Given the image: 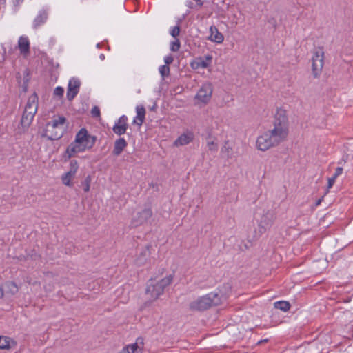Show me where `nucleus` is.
Here are the masks:
<instances>
[{
	"label": "nucleus",
	"instance_id": "49530a36",
	"mask_svg": "<svg viewBox=\"0 0 353 353\" xmlns=\"http://www.w3.org/2000/svg\"><path fill=\"white\" fill-rule=\"evenodd\" d=\"M100 58H101V59L103 60V59H105V56H104V54H101L100 55Z\"/></svg>",
	"mask_w": 353,
	"mask_h": 353
},
{
	"label": "nucleus",
	"instance_id": "4c0bfd02",
	"mask_svg": "<svg viewBox=\"0 0 353 353\" xmlns=\"http://www.w3.org/2000/svg\"><path fill=\"white\" fill-rule=\"evenodd\" d=\"M180 33V27L179 26H176L172 28L170 30V34L176 39V37L179 35Z\"/></svg>",
	"mask_w": 353,
	"mask_h": 353
},
{
	"label": "nucleus",
	"instance_id": "c03bdc74",
	"mask_svg": "<svg viewBox=\"0 0 353 353\" xmlns=\"http://www.w3.org/2000/svg\"><path fill=\"white\" fill-rule=\"evenodd\" d=\"M223 288L225 289V290H230L231 289V286L229 283H227V284H224L223 285Z\"/></svg>",
	"mask_w": 353,
	"mask_h": 353
},
{
	"label": "nucleus",
	"instance_id": "9d476101",
	"mask_svg": "<svg viewBox=\"0 0 353 353\" xmlns=\"http://www.w3.org/2000/svg\"><path fill=\"white\" fill-rule=\"evenodd\" d=\"M143 346V338L138 337L134 343L127 345L119 353H142Z\"/></svg>",
	"mask_w": 353,
	"mask_h": 353
},
{
	"label": "nucleus",
	"instance_id": "b1692460",
	"mask_svg": "<svg viewBox=\"0 0 353 353\" xmlns=\"http://www.w3.org/2000/svg\"><path fill=\"white\" fill-rule=\"evenodd\" d=\"M97 138L95 136H92L89 134V136L86 138V139L81 144L82 147L84 148V150L91 149L95 144Z\"/></svg>",
	"mask_w": 353,
	"mask_h": 353
},
{
	"label": "nucleus",
	"instance_id": "09e8293b",
	"mask_svg": "<svg viewBox=\"0 0 353 353\" xmlns=\"http://www.w3.org/2000/svg\"><path fill=\"white\" fill-rule=\"evenodd\" d=\"M263 341V343H265L266 341H268V340H267V339H265V340H264V341Z\"/></svg>",
	"mask_w": 353,
	"mask_h": 353
},
{
	"label": "nucleus",
	"instance_id": "cd10ccee",
	"mask_svg": "<svg viewBox=\"0 0 353 353\" xmlns=\"http://www.w3.org/2000/svg\"><path fill=\"white\" fill-rule=\"evenodd\" d=\"M274 309H290V303L285 301H279L274 303Z\"/></svg>",
	"mask_w": 353,
	"mask_h": 353
},
{
	"label": "nucleus",
	"instance_id": "79ce46f5",
	"mask_svg": "<svg viewBox=\"0 0 353 353\" xmlns=\"http://www.w3.org/2000/svg\"><path fill=\"white\" fill-rule=\"evenodd\" d=\"M336 179V178H335L334 176L329 178V179H328V185H327L328 188H331L333 186V185H334V183L335 182Z\"/></svg>",
	"mask_w": 353,
	"mask_h": 353
},
{
	"label": "nucleus",
	"instance_id": "5701e85b",
	"mask_svg": "<svg viewBox=\"0 0 353 353\" xmlns=\"http://www.w3.org/2000/svg\"><path fill=\"white\" fill-rule=\"evenodd\" d=\"M221 153L224 157H226L227 159L231 158L232 154V147L229 141H225L224 142L221 149Z\"/></svg>",
	"mask_w": 353,
	"mask_h": 353
},
{
	"label": "nucleus",
	"instance_id": "a18cd8bd",
	"mask_svg": "<svg viewBox=\"0 0 353 353\" xmlns=\"http://www.w3.org/2000/svg\"><path fill=\"white\" fill-rule=\"evenodd\" d=\"M3 285L0 286V298L3 297Z\"/></svg>",
	"mask_w": 353,
	"mask_h": 353
},
{
	"label": "nucleus",
	"instance_id": "393cba45",
	"mask_svg": "<svg viewBox=\"0 0 353 353\" xmlns=\"http://www.w3.org/2000/svg\"><path fill=\"white\" fill-rule=\"evenodd\" d=\"M89 136V134L85 128L81 129L76 134L75 141L82 144L86 138Z\"/></svg>",
	"mask_w": 353,
	"mask_h": 353
},
{
	"label": "nucleus",
	"instance_id": "1a4fd4ad",
	"mask_svg": "<svg viewBox=\"0 0 353 353\" xmlns=\"http://www.w3.org/2000/svg\"><path fill=\"white\" fill-rule=\"evenodd\" d=\"M143 346V338L138 337L134 343L127 345L119 353H142Z\"/></svg>",
	"mask_w": 353,
	"mask_h": 353
},
{
	"label": "nucleus",
	"instance_id": "ea45409f",
	"mask_svg": "<svg viewBox=\"0 0 353 353\" xmlns=\"http://www.w3.org/2000/svg\"><path fill=\"white\" fill-rule=\"evenodd\" d=\"M174 61V58L172 55H168V56H166L165 58H164V62L165 63V65H168L170 64H171Z\"/></svg>",
	"mask_w": 353,
	"mask_h": 353
},
{
	"label": "nucleus",
	"instance_id": "a19ab883",
	"mask_svg": "<svg viewBox=\"0 0 353 353\" xmlns=\"http://www.w3.org/2000/svg\"><path fill=\"white\" fill-rule=\"evenodd\" d=\"M343 172V168L341 167H338L336 168L335 172L333 175L335 178H337L339 175H341Z\"/></svg>",
	"mask_w": 353,
	"mask_h": 353
},
{
	"label": "nucleus",
	"instance_id": "f03ea898",
	"mask_svg": "<svg viewBox=\"0 0 353 353\" xmlns=\"http://www.w3.org/2000/svg\"><path fill=\"white\" fill-rule=\"evenodd\" d=\"M173 274H170L160 281L150 279L145 290V295L148 300L145 303V306L148 307V303H152L157 300L161 294L164 293L165 288L173 281Z\"/></svg>",
	"mask_w": 353,
	"mask_h": 353
},
{
	"label": "nucleus",
	"instance_id": "dca6fc26",
	"mask_svg": "<svg viewBox=\"0 0 353 353\" xmlns=\"http://www.w3.org/2000/svg\"><path fill=\"white\" fill-rule=\"evenodd\" d=\"M18 48L21 54L26 56L30 52V41L28 37H20L18 41Z\"/></svg>",
	"mask_w": 353,
	"mask_h": 353
},
{
	"label": "nucleus",
	"instance_id": "4be33fe9",
	"mask_svg": "<svg viewBox=\"0 0 353 353\" xmlns=\"http://www.w3.org/2000/svg\"><path fill=\"white\" fill-rule=\"evenodd\" d=\"M193 137L192 133L183 134L174 141V145L176 146L187 145L192 141Z\"/></svg>",
	"mask_w": 353,
	"mask_h": 353
},
{
	"label": "nucleus",
	"instance_id": "37998d69",
	"mask_svg": "<svg viewBox=\"0 0 353 353\" xmlns=\"http://www.w3.org/2000/svg\"><path fill=\"white\" fill-rule=\"evenodd\" d=\"M23 0H13V3L15 6H18Z\"/></svg>",
	"mask_w": 353,
	"mask_h": 353
},
{
	"label": "nucleus",
	"instance_id": "f257e3e1",
	"mask_svg": "<svg viewBox=\"0 0 353 353\" xmlns=\"http://www.w3.org/2000/svg\"><path fill=\"white\" fill-rule=\"evenodd\" d=\"M289 133V122L287 112L282 108L277 109L273 122V128L258 137L256 148L266 151L277 146L287 139Z\"/></svg>",
	"mask_w": 353,
	"mask_h": 353
},
{
	"label": "nucleus",
	"instance_id": "9b49d317",
	"mask_svg": "<svg viewBox=\"0 0 353 353\" xmlns=\"http://www.w3.org/2000/svg\"><path fill=\"white\" fill-rule=\"evenodd\" d=\"M128 127V117L125 115H123L116 121L112 130L116 134L121 136L126 132Z\"/></svg>",
	"mask_w": 353,
	"mask_h": 353
},
{
	"label": "nucleus",
	"instance_id": "72a5a7b5",
	"mask_svg": "<svg viewBox=\"0 0 353 353\" xmlns=\"http://www.w3.org/2000/svg\"><path fill=\"white\" fill-rule=\"evenodd\" d=\"M159 72L162 77H168L170 74V68L168 65H161L159 68Z\"/></svg>",
	"mask_w": 353,
	"mask_h": 353
},
{
	"label": "nucleus",
	"instance_id": "de8ad7c7",
	"mask_svg": "<svg viewBox=\"0 0 353 353\" xmlns=\"http://www.w3.org/2000/svg\"><path fill=\"white\" fill-rule=\"evenodd\" d=\"M320 203H321V200H319V201H317V203H316V205H319V204H320Z\"/></svg>",
	"mask_w": 353,
	"mask_h": 353
},
{
	"label": "nucleus",
	"instance_id": "bb28decb",
	"mask_svg": "<svg viewBox=\"0 0 353 353\" xmlns=\"http://www.w3.org/2000/svg\"><path fill=\"white\" fill-rule=\"evenodd\" d=\"M11 340L7 336H0V349H8L10 347Z\"/></svg>",
	"mask_w": 353,
	"mask_h": 353
},
{
	"label": "nucleus",
	"instance_id": "ddd939ff",
	"mask_svg": "<svg viewBox=\"0 0 353 353\" xmlns=\"http://www.w3.org/2000/svg\"><path fill=\"white\" fill-rule=\"evenodd\" d=\"M150 248L151 246L148 245L141 249L137 259H135V263L137 265L141 266L145 264L150 255Z\"/></svg>",
	"mask_w": 353,
	"mask_h": 353
},
{
	"label": "nucleus",
	"instance_id": "20e7f679",
	"mask_svg": "<svg viewBox=\"0 0 353 353\" xmlns=\"http://www.w3.org/2000/svg\"><path fill=\"white\" fill-rule=\"evenodd\" d=\"M226 298V293L223 294L222 293L210 292L192 302L190 309H208L217 307L225 301Z\"/></svg>",
	"mask_w": 353,
	"mask_h": 353
},
{
	"label": "nucleus",
	"instance_id": "473e14b6",
	"mask_svg": "<svg viewBox=\"0 0 353 353\" xmlns=\"http://www.w3.org/2000/svg\"><path fill=\"white\" fill-rule=\"evenodd\" d=\"M207 146L208 150L212 152H217L218 151V144L215 143L213 140H209L207 142Z\"/></svg>",
	"mask_w": 353,
	"mask_h": 353
},
{
	"label": "nucleus",
	"instance_id": "a211bd4d",
	"mask_svg": "<svg viewBox=\"0 0 353 353\" xmlns=\"http://www.w3.org/2000/svg\"><path fill=\"white\" fill-rule=\"evenodd\" d=\"M137 116L134 119L133 123L141 126L145 120V110L143 105H138L136 108Z\"/></svg>",
	"mask_w": 353,
	"mask_h": 353
},
{
	"label": "nucleus",
	"instance_id": "39448f33",
	"mask_svg": "<svg viewBox=\"0 0 353 353\" xmlns=\"http://www.w3.org/2000/svg\"><path fill=\"white\" fill-rule=\"evenodd\" d=\"M276 219V213L274 210L263 211L260 219L258 220L259 232L260 234L265 233L273 225Z\"/></svg>",
	"mask_w": 353,
	"mask_h": 353
},
{
	"label": "nucleus",
	"instance_id": "0eeeda50",
	"mask_svg": "<svg viewBox=\"0 0 353 353\" xmlns=\"http://www.w3.org/2000/svg\"><path fill=\"white\" fill-rule=\"evenodd\" d=\"M152 211L150 208H145L140 212H138L133 216L131 221V225L133 228L142 225L152 217Z\"/></svg>",
	"mask_w": 353,
	"mask_h": 353
},
{
	"label": "nucleus",
	"instance_id": "6e6552de",
	"mask_svg": "<svg viewBox=\"0 0 353 353\" xmlns=\"http://www.w3.org/2000/svg\"><path fill=\"white\" fill-rule=\"evenodd\" d=\"M212 87L210 83H205L199 90L196 99L202 103H207L211 99Z\"/></svg>",
	"mask_w": 353,
	"mask_h": 353
},
{
	"label": "nucleus",
	"instance_id": "c85d7f7f",
	"mask_svg": "<svg viewBox=\"0 0 353 353\" xmlns=\"http://www.w3.org/2000/svg\"><path fill=\"white\" fill-rule=\"evenodd\" d=\"M74 176V175L72 174L69 172H66L61 177L63 183L67 186H72L71 180Z\"/></svg>",
	"mask_w": 353,
	"mask_h": 353
},
{
	"label": "nucleus",
	"instance_id": "e433bc0d",
	"mask_svg": "<svg viewBox=\"0 0 353 353\" xmlns=\"http://www.w3.org/2000/svg\"><path fill=\"white\" fill-rule=\"evenodd\" d=\"M63 93H64V90L62 87H60V86L57 87L54 90V95L59 98L62 97L63 95Z\"/></svg>",
	"mask_w": 353,
	"mask_h": 353
},
{
	"label": "nucleus",
	"instance_id": "2eb2a0df",
	"mask_svg": "<svg viewBox=\"0 0 353 353\" xmlns=\"http://www.w3.org/2000/svg\"><path fill=\"white\" fill-rule=\"evenodd\" d=\"M83 151H85V150L84 148L82 147V145L74 140V141L71 143L67 148L66 153L68 154V157L70 158L75 154L82 152Z\"/></svg>",
	"mask_w": 353,
	"mask_h": 353
},
{
	"label": "nucleus",
	"instance_id": "6ab92c4d",
	"mask_svg": "<svg viewBox=\"0 0 353 353\" xmlns=\"http://www.w3.org/2000/svg\"><path fill=\"white\" fill-rule=\"evenodd\" d=\"M3 295H14L19 291V288L14 282L8 281L3 285Z\"/></svg>",
	"mask_w": 353,
	"mask_h": 353
},
{
	"label": "nucleus",
	"instance_id": "aec40b11",
	"mask_svg": "<svg viewBox=\"0 0 353 353\" xmlns=\"http://www.w3.org/2000/svg\"><path fill=\"white\" fill-rule=\"evenodd\" d=\"M48 19V12L45 10L39 11L38 15L34 19L33 22L34 28H38L41 25L43 24Z\"/></svg>",
	"mask_w": 353,
	"mask_h": 353
},
{
	"label": "nucleus",
	"instance_id": "c756f323",
	"mask_svg": "<svg viewBox=\"0 0 353 353\" xmlns=\"http://www.w3.org/2000/svg\"><path fill=\"white\" fill-rule=\"evenodd\" d=\"M91 181V176L88 175L85 177L84 181L81 182V186L85 192H88L90 190Z\"/></svg>",
	"mask_w": 353,
	"mask_h": 353
},
{
	"label": "nucleus",
	"instance_id": "58836bf2",
	"mask_svg": "<svg viewBox=\"0 0 353 353\" xmlns=\"http://www.w3.org/2000/svg\"><path fill=\"white\" fill-rule=\"evenodd\" d=\"M91 114L93 117H100V110H99V107L94 106L91 110Z\"/></svg>",
	"mask_w": 353,
	"mask_h": 353
},
{
	"label": "nucleus",
	"instance_id": "f704fd0d",
	"mask_svg": "<svg viewBox=\"0 0 353 353\" xmlns=\"http://www.w3.org/2000/svg\"><path fill=\"white\" fill-rule=\"evenodd\" d=\"M181 46L180 41L178 39H176L175 41L171 42L170 43V50L172 52L179 51Z\"/></svg>",
	"mask_w": 353,
	"mask_h": 353
},
{
	"label": "nucleus",
	"instance_id": "423d86ee",
	"mask_svg": "<svg viewBox=\"0 0 353 353\" xmlns=\"http://www.w3.org/2000/svg\"><path fill=\"white\" fill-rule=\"evenodd\" d=\"M312 70L313 75L317 78L321 74L324 65V51L323 48H317L314 50L312 58Z\"/></svg>",
	"mask_w": 353,
	"mask_h": 353
},
{
	"label": "nucleus",
	"instance_id": "f8f14e48",
	"mask_svg": "<svg viewBox=\"0 0 353 353\" xmlns=\"http://www.w3.org/2000/svg\"><path fill=\"white\" fill-rule=\"evenodd\" d=\"M38 110V97L36 93L32 94L28 99L27 103L25 106L24 112H30L35 115Z\"/></svg>",
	"mask_w": 353,
	"mask_h": 353
},
{
	"label": "nucleus",
	"instance_id": "7ed1b4c3",
	"mask_svg": "<svg viewBox=\"0 0 353 353\" xmlns=\"http://www.w3.org/2000/svg\"><path fill=\"white\" fill-rule=\"evenodd\" d=\"M66 119L63 116H54L52 121L48 122L41 134L43 137L49 140H58L61 139L65 130Z\"/></svg>",
	"mask_w": 353,
	"mask_h": 353
},
{
	"label": "nucleus",
	"instance_id": "c9c22d12",
	"mask_svg": "<svg viewBox=\"0 0 353 353\" xmlns=\"http://www.w3.org/2000/svg\"><path fill=\"white\" fill-rule=\"evenodd\" d=\"M79 91L78 90H73L72 89H71V88H68V90H67V98L69 101H71L75 97L76 95L78 94Z\"/></svg>",
	"mask_w": 353,
	"mask_h": 353
},
{
	"label": "nucleus",
	"instance_id": "a878e982",
	"mask_svg": "<svg viewBox=\"0 0 353 353\" xmlns=\"http://www.w3.org/2000/svg\"><path fill=\"white\" fill-rule=\"evenodd\" d=\"M212 61V57L211 56H206L205 59L203 60L202 59H199L197 61L195 62V64L196 65V68H207L210 63Z\"/></svg>",
	"mask_w": 353,
	"mask_h": 353
},
{
	"label": "nucleus",
	"instance_id": "7c9ffc66",
	"mask_svg": "<svg viewBox=\"0 0 353 353\" xmlns=\"http://www.w3.org/2000/svg\"><path fill=\"white\" fill-rule=\"evenodd\" d=\"M80 86V81L77 79H72L70 80L68 88H71L73 90H78Z\"/></svg>",
	"mask_w": 353,
	"mask_h": 353
},
{
	"label": "nucleus",
	"instance_id": "4468645a",
	"mask_svg": "<svg viewBox=\"0 0 353 353\" xmlns=\"http://www.w3.org/2000/svg\"><path fill=\"white\" fill-rule=\"evenodd\" d=\"M210 35L208 39L215 43H221L224 40L223 35L219 31L218 28L212 26L210 28Z\"/></svg>",
	"mask_w": 353,
	"mask_h": 353
},
{
	"label": "nucleus",
	"instance_id": "2f4dec72",
	"mask_svg": "<svg viewBox=\"0 0 353 353\" xmlns=\"http://www.w3.org/2000/svg\"><path fill=\"white\" fill-rule=\"evenodd\" d=\"M79 168V165L77 161L72 160L70 163V170L68 171L73 175H75Z\"/></svg>",
	"mask_w": 353,
	"mask_h": 353
},
{
	"label": "nucleus",
	"instance_id": "f3484780",
	"mask_svg": "<svg viewBox=\"0 0 353 353\" xmlns=\"http://www.w3.org/2000/svg\"><path fill=\"white\" fill-rule=\"evenodd\" d=\"M128 143L124 138H119L117 139L114 142V149H113V154L115 156H119L121 154L123 150L127 147Z\"/></svg>",
	"mask_w": 353,
	"mask_h": 353
},
{
	"label": "nucleus",
	"instance_id": "412c9836",
	"mask_svg": "<svg viewBox=\"0 0 353 353\" xmlns=\"http://www.w3.org/2000/svg\"><path fill=\"white\" fill-rule=\"evenodd\" d=\"M34 117V114H30V112H26L23 111L21 119V125L23 130L28 129L30 124L32 123L33 119Z\"/></svg>",
	"mask_w": 353,
	"mask_h": 353
}]
</instances>
